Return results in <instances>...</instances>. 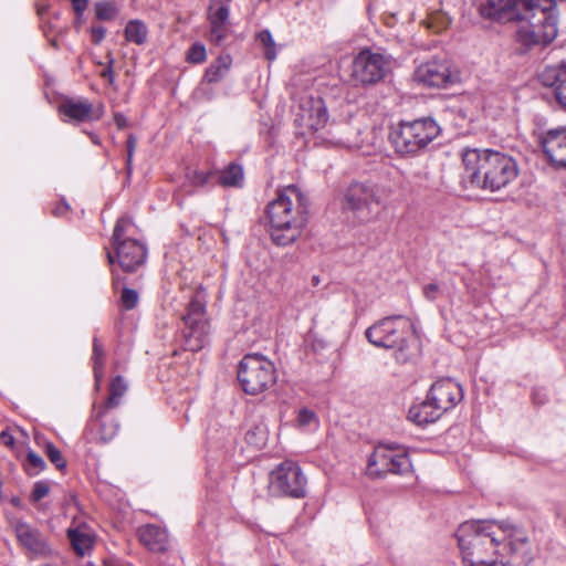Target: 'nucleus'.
I'll list each match as a JSON object with an SVG mask.
<instances>
[{
  "label": "nucleus",
  "mask_w": 566,
  "mask_h": 566,
  "mask_svg": "<svg viewBox=\"0 0 566 566\" xmlns=\"http://www.w3.org/2000/svg\"><path fill=\"white\" fill-rule=\"evenodd\" d=\"M555 0H486L479 12L482 18L496 21H526L530 42L548 44L558 33V13Z\"/></svg>",
  "instance_id": "nucleus-1"
},
{
  "label": "nucleus",
  "mask_w": 566,
  "mask_h": 566,
  "mask_svg": "<svg viewBox=\"0 0 566 566\" xmlns=\"http://www.w3.org/2000/svg\"><path fill=\"white\" fill-rule=\"evenodd\" d=\"M463 181L491 192L505 188L518 176L516 161L492 149H465L462 154Z\"/></svg>",
  "instance_id": "nucleus-2"
},
{
  "label": "nucleus",
  "mask_w": 566,
  "mask_h": 566,
  "mask_svg": "<svg viewBox=\"0 0 566 566\" xmlns=\"http://www.w3.org/2000/svg\"><path fill=\"white\" fill-rule=\"evenodd\" d=\"M505 523L495 520H472L463 522L457 538L463 562L469 566L497 565L500 547L506 548Z\"/></svg>",
  "instance_id": "nucleus-3"
},
{
  "label": "nucleus",
  "mask_w": 566,
  "mask_h": 566,
  "mask_svg": "<svg viewBox=\"0 0 566 566\" xmlns=\"http://www.w3.org/2000/svg\"><path fill=\"white\" fill-rule=\"evenodd\" d=\"M266 213L272 241L280 247L289 245L297 240L307 222L306 198L296 186H289L268 205Z\"/></svg>",
  "instance_id": "nucleus-4"
},
{
  "label": "nucleus",
  "mask_w": 566,
  "mask_h": 566,
  "mask_svg": "<svg viewBox=\"0 0 566 566\" xmlns=\"http://www.w3.org/2000/svg\"><path fill=\"white\" fill-rule=\"evenodd\" d=\"M370 344L385 349H394L398 363H407L419 355L420 348L413 335L412 325L402 315L381 318L365 331Z\"/></svg>",
  "instance_id": "nucleus-5"
},
{
  "label": "nucleus",
  "mask_w": 566,
  "mask_h": 566,
  "mask_svg": "<svg viewBox=\"0 0 566 566\" xmlns=\"http://www.w3.org/2000/svg\"><path fill=\"white\" fill-rule=\"evenodd\" d=\"M439 133L437 122L431 117H423L398 123L391 128L389 140L398 154L412 156L423 150Z\"/></svg>",
  "instance_id": "nucleus-6"
},
{
  "label": "nucleus",
  "mask_w": 566,
  "mask_h": 566,
  "mask_svg": "<svg viewBox=\"0 0 566 566\" xmlns=\"http://www.w3.org/2000/svg\"><path fill=\"white\" fill-rule=\"evenodd\" d=\"M238 380L248 395H259L276 382L273 363L260 354H248L239 364Z\"/></svg>",
  "instance_id": "nucleus-7"
},
{
  "label": "nucleus",
  "mask_w": 566,
  "mask_h": 566,
  "mask_svg": "<svg viewBox=\"0 0 566 566\" xmlns=\"http://www.w3.org/2000/svg\"><path fill=\"white\" fill-rule=\"evenodd\" d=\"M307 479L301 467L290 460L280 463L269 475V492L274 496L303 499Z\"/></svg>",
  "instance_id": "nucleus-8"
},
{
  "label": "nucleus",
  "mask_w": 566,
  "mask_h": 566,
  "mask_svg": "<svg viewBox=\"0 0 566 566\" xmlns=\"http://www.w3.org/2000/svg\"><path fill=\"white\" fill-rule=\"evenodd\" d=\"M411 461L402 450L378 444L368 459L367 473L381 478L388 473L403 475L411 471Z\"/></svg>",
  "instance_id": "nucleus-9"
},
{
  "label": "nucleus",
  "mask_w": 566,
  "mask_h": 566,
  "mask_svg": "<svg viewBox=\"0 0 566 566\" xmlns=\"http://www.w3.org/2000/svg\"><path fill=\"white\" fill-rule=\"evenodd\" d=\"M389 70V62L380 53L361 50L352 62L350 77L355 85H373L381 81Z\"/></svg>",
  "instance_id": "nucleus-10"
},
{
  "label": "nucleus",
  "mask_w": 566,
  "mask_h": 566,
  "mask_svg": "<svg viewBox=\"0 0 566 566\" xmlns=\"http://www.w3.org/2000/svg\"><path fill=\"white\" fill-rule=\"evenodd\" d=\"M185 323V348L191 352L202 349L208 340L209 323L206 318L205 304L197 297L191 298L186 313L182 315Z\"/></svg>",
  "instance_id": "nucleus-11"
},
{
  "label": "nucleus",
  "mask_w": 566,
  "mask_h": 566,
  "mask_svg": "<svg viewBox=\"0 0 566 566\" xmlns=\"http://www.w3.org/2000/svg\"><path fill=\"white\" fill-rule=\"evenodd\" d=\"M505 531L507 532L503 544L506 545V548L500 547L497 564L501 566H527L533 559L527 537L522 531L509 524H505Z\"/></svg>",
  "instance_id": "nucleus-12"
},
{
  "label": "nucleus",
  "mask_w": 566,
  "mask_h": 566,
  "mask_svg": "<svg viewBox=\"0 0 566 566\" xmlns=\"http://www.w3.org/2000/svg\"><path fill=\"white\" fill-rule=\"evenodd\" d=\"M379 205V189L373 185L353 182L344 195V208L354 212L361 221L368 220L371 216L373 207Z\"/></svg>",
  "instance_id": "nucleus-13"
},
{
  "label": "nucleus",
  "mask_w": 566,
  "mask_h": 566,
  "mask_svg": "<svg viewBox=\"0 0 566 566\" xmlns=\"http://www.w3.org/2000/svg\"><path fill=\"white\" fill-rule=\"evenodd\" d=\"M13 530L19 545L31 558L49 557L53 554L50 542L35 526L19 520L14 522Z\"/></svg>",
  "instance_id": "nucleus-14"
},
{
  "label": "nucleus",
  "mask_w": 566,
  "mask_h": 566,
  "mask_svg": "<svg viewBox=\"0 0 566 566\" xmlns=\"http://www.w3.org/2000/svg\"><path fill=\"white\" fill-rule=\"evenodd\" d=\"M112 245L115 254L112 251L106 253L109 264H114L116 260L124 272H134L144 264L147 251L139 241L124 240Z\"/></svg>",
  "instance_id": "nucleus-15"
},
{
  "label": "nucleus",
  "mask_w": 566,
  "mask_h": 566,
  "mask_svg": "<svg viewBox=\"0 0 566 566\" xmlns=\"http://www.w3.org/2000/svg\"><path fill=\"white\" fill-rule=\"evenodd\" d=\"M413 76L418 83L428 87H446L453 82L449 62L444 59H432L421 63Z\"/></svg>",
  "instance_id": "nucleus-16"
},
{
  "label": "nucleus",
  "mask_w": 566,
  "mask_h": 566,
  "mask_svg": "<svg viewBox=\"0 0 566 566\" xmlns=\"http://www.w3.org/2000/svg\"><path fill=\"white\" fill-rule=\"evenodd\" d=\"M230 0H210L207 19L210 28V41L221 45L230 32Z\"/></svg>",
  "instance_id": "nucleus-17"
},
{
  "label": "nucleus",
  "mask_w": 566,
  "mask_h": 566,
  "mask_svg": "<svg viewBox=\"0 0 566 566\" xmlns=\"http://www.w3.org/2000/svg\"><path fill=\"white\" fill-rule=\"evenodd\" d=\"M427 397L444 413L463 399V390L453 379L443 378L430 387Z\"/></svg>",
  "instance_id": "nucleus-18"
},
{
  "label": "nucleus",
  "mask_w": 566,
  "mask_h": 566,
  "mask_svg": "<svg viewBox=\"0 0 566 566\" xmlns=\"http://www.w3.org/2000/svg\"><path fill=\"white\" fill-rule=\"evenodd\" d=\"M543 151L557 168H566V126L547 130L541 137Z\"/></svg>",
  "instance_id": "nucleus-19"
},
{
  "label": "nucleus",
  "mask_w": 566,
  "mask_h": 566,
  "mask_svg": "<svg viewBox=\"0 0 566 566\" xmlns=\"http://www.w3.org/2000/svg\"><path fill=\"white\" fill-rule=\"evenodd\" d=\"M538 80L551 90L556 103L566 109V62L545 66Z\"/></svg>",
  "instance_id": "nucleus-20"
},
{
  "label": "nucleus",
  "mask_w": 566,
  "mask_h": 566,
  "mask_svg": "<svg viewBox=\"0 0 566 566\" xmlns=\"http://www.w3.org/2000/svg\"><path fill=\"white\" fill-rule=\"evenodd\" d=\"M295 120L313 133L324 128L328 120L327 108L324 101L319 97L307 101Z\"/></svg>",
  "instance_id": "nucleus-21"
},
{
  "label": "nucleus",
  "mask_w": 566,
  "mask_h": 566,
  "mask_svg": "<svg viewBox=\"0 0 566 566\" xmlns=\"http://www.w3.org/2000/svg\"><path fill=\"white\" fill-rule=\"evenodd\" d=\"M59 112L65 117L64 122L83 123L99 118V114H94L93 105L87 99L67 98L60 104Z\"/></svg>",
  "instance_id": "nucleus-22"
},
{
  "label": "nucleus",
  "mask_w": 566,
  "mask_h": 566,
  "mask_svg": "<svg viewBox=\"0 0 566 566\" xmlns=\"http://www.w3.org/2000/svg\"><path fill=\"white\" fill-rule=\"evenodd\" d=\"M102 411V407H95L93 411V417L90 422V430L93 434V439L98 442L106 443L111 441L118 432L119 424L108 417V411H105L99 415Z\"/></svg>",
  "instance_id": "nucleus-23"
},
{
  "label": "nucleus",
  "mask_w": 566,
  "mask_h": 566,
  "mask_svg": "<svg viewBox=\"0 0 566 566\" xmlns=\"http://www.w3.org/2000/svg\"><path fill=\"white\" fill-rule=\"evenodd\" d=\"M138 538L151 552L161 553L167 549L168 535L157 525L148 524L138 528Z\"/></svg>",
  "instance_id": "nucleus-24"
},
{
  "label": "nucleus",
  "mask_w": 566,
  "mask_h": 566,
  "mask_svg": "<svg viewBox=\"0 0 566 566\" xmlns=\"http://www.w3.org/2000/svg\"><path fill=\"white\" fill-rule=\"evenodd\" d=\"M442 415V411L438 410V407L432 405L430 399L427 397L420 403H416L410 407L408 418L418 426H423L434 422Z\"/></svg>",
  "instance_id": "nucleus-25"
},
{
  "label": "nucleus",
  "mask_w": 566,
  "mask_h": 566,
  "mask_svg": "<svg viewBox=\"0 0 566 566\" xmlns=\"http://www.w3.org/2000/svg\"><path fill=\"white\" fill-rule=\"evenodd\" d=\"M70 543L78 556H84L94 544V536L84 523L67 530Z\"/></svg>",
  "instance_id": "nucleus-26"
},
{
  "label": "nucleus",
  "mask_w": 566,
  "mask_h": 566,
  "mask_svg": "<svg viewBox=\"0 0 566 566\" xmlns=\"http://www.w3.org/2000/svg\"><path fill=\"white\" fill-rule=\"evenodd\" d=\"M127 384L122 376H116L109 385V395L107 399L101 403L102 411L99 415L103 416L105 411H109L120 405L122 398L127 391Z\"/></svg>",
  "instance_id": "nucleus-27"
},
{
  "label": "nucleus",
  "mask_w": 566,
  "mask_h": 566,
  "mask_svg": "<svg viewBox=\"0 0 566 566\" xmlns=\"http://www.w3.org/2000/svg\"><path fill=\"white\" fill-rule=\"evenodd\" d=\"M232 59L229 54L218 56V59L206 70L205 81L217 83L221 81L231 67Z\"/></svg>",
  "instance_id": "nucleus-28"
},
{
  "label": "nucleus",
  "mask_w": 566,
  "mask_h": 566,
  "mask_svg": "<svg viewBox=\"0 0 566 566\" xmlns=\"http://www.w3.org/2000/svg\"><path fill=\"white\" fill-rule=\"evenodd\" d=\"M218 182L224 187H239L243 182V168L238 164H230L217 172Z\"/></svg>",
  "instance_id": "nucleus-29"
},
{
  "label": "nucleus",
  "mask_w": 566,
  "mask_h": 566,
  "mask_svg": "<svg viewBox=\"0 0 566 566\" xmlns=\"http://www.w3.org/2000/svg\"><path fill=\"white\" fill-rule=\"evenodd\" d=\"M92 360H93V370H94V377L97 387L101 384L102 377H103V369L105 364V350L104 346L101 343V340L97 337L93 338V353H92Z\"/></svg>",
  "instance_id": "nucleus-30"
},
{
  "label": "nucleus",
  "mask_w": 566,
  "mask_h": 566,
  "mask_svg": "<svg viewBox=\"0 0 566 566\" xmlns=\"http://www.w3.org/2000/svg\"><path fill=\"white\" fill-rule=\"evenodd\" d=\"M125 38L129 42L142 45L147 39V27L139 20H132L125 28Z\"/></svg>",
  "instance_id": "nucleus-31"
},
{
  "label": "nucleus",
  "mask_w": 566,
  "mask_h": 566,
  "mask_svg": "<svg viewBox=\"0 0 566 566\" xmlns=\"http://www.w3.org/2000/svg\"><path fill=\"white\" fill-rule=\"evenodd\" d=\"M23 468L27 474L34 476L46 468L45 461L33 450H28Z\"/></svg>",
  "instance_id": "nucleus-32"
},
{
  "label": "nucleus",
  "mask_w": 566,
  "mask_h": 566,
  "mask_svg": "<svg viewBox=\"0 0 566 566\" xmlns=\"http://www.w3.org/2000/svg\"><path fill=\"white\" fill-rule=\"evenodd\" d=\"M259 42L264 46V56L269 61H273L276 57L275 43L272 38V34L268 31H261L258 34Z\"/></svg>",
  "instance_id": "nucleus-33"
},
{
  "label": "nucleus",
  "mask_w": 566,
  "mask_h": 566,
  "mask_svg": "<svg viewBox=\"0 0 566 566\" xmlns=\"http://www.w3.org/2000/svg\"><path fill=\"white\" fill-rule=\"evenodd\" d=\"M132 226V220L128 217H122L116 221L112 235V244L129 240L125 238L128 228Z\"/></svg>",
  "instance_id": "nucleus-34"
},
{
  "label": "nucleus",
  "mask_w": 566,
  "mask_h": 566,
  "mask_svg": "<svg viewBox=\"0 0 566 566\" xmlns=\"http://www.w3.org/2000/svg\"><path fill=\"white\" fill-rule=\"evenodd\" d=\"M44 451L49 460L56 467L57 470H63L66 467L64 457L52 442H48L45 444Z\"/></svg>",
  "instance_id": "nucleus-35"
},
{
  "label": "nucleus",
  "mask_w": 566,
  "mask_h": 566,
  "mask_svg": "<svg viewBox=\"0 0 566 566\" xmlns=\"http://www.w3.org/2000/svg\"><path fill=\"white\" fill-rule=\"evenodd\" d=\"M139 301V295L137 291L129 289V287H123L122 294H120V303L125 311L134 310Z\"/></svg>",
  "instance_id": "nucleus-36"
},
{
  "label": "nucleus",
  "mask_w": 566,
  "mask_h": 566,
  "mask_svg": "<svg viewBox=\"0 0 566 566\" xmlns=\"http://www.w3.org/2000/svg\"><path fill=\"white\" fill-rule=\"evenodd\" d=\"M317 418L316 415L304 408L298 411L297 423L301 428H316L317 427Z\"/></svg>",
  "instance_id": "nucleus-37"
},
{
  "label": "nucleus",
  "mask_w": 566,
  "mask_h": 566,
  "mask_svg": "<svg viewBox=\"0 0 566 566\" xmlns=\"http://www.w3.org/2000/svg\"><path fill=\"white\" fill-rule=\"evenodd\" d=\"M207 57L206 48L203 44L195 43L187 52V60L190 63H202Z\"/></svg>",
  "instance_id": "nucleus-38"
},
{
  "label": "nucleus",
  "mask_w": 566,
  "mask_h": 566,
  "mask_svg": "<svg viewBox=\"0 0 566 566\" xmlns=\"http://www.w3.org/2000/svg\"><path fill=\"white\" fill-rule=\"evenodd\" d=\"M96 17L99 20H112L115 17L116 8L109 2H98L95 6Z\"/></svg>",
  "instance_id": "nucleus-39"
},
{
  "label": "nucleus",
  "mask_w": 566,
  "mask_h": 566,
  "mask_svg": "<svg viewBox=\"0 0 566 566\" xmlns=\"http://www.w3.org/2000/svg\"><path fill=\"white\" fill-rule=\"evenodd\" d=\"M49 492H50L49 483L45 481H38V482H35V484L33 486L31 499L34 502H39L40 500L45 497L49 494Z\"/></svg>",
  "instance_id": "nucleus-40"
},
{
  "label": "nucleus",
  "mask_w": 566,
  "mask_h": 566,
  "mask_svg": "<svg viewBox=\"0 0 566 566\" xmlns=\"http://www.w3.org/2000/svg\"><path fill=\"white\" fill-rule=\"evenodd\" d=\"M217 176L213 171H195L192 176V184L196 186H205Z\"/></svg>",
  "instance_id": "nucleus-41"
},
{
  "label": "nucleus",
  "mask_w": 566,
  "mask_h": 566,
  "mask_svg": "<svg viewBox=\"0 0 566 566\" xmlns=\"http://www.w3.org/2000/svg\"><path fill=\"white\" fill-rule=\"evenodd\" d=\"M441 293L440 285L437 283H429L422 287V294L426 300L434 301Z\"/></svg>",
  "instance_id": "nucleus-42"
},
{
  "label": "nucleus",
  "mask_w": 566,
  "mask_h": 566,
  "mask_svg": "<svg viewBox=\"0 0 566 566\" xmlns=\"http://www.w3.org/2000/svg\"><path fill=\"white\" fill-rule=\"evenodd\" d=\"M114 59L111 53L107 55V67L101 73V76L108 81L109 84H114L115 77L113 72Z\"/></svg>",
  "instance_id": "nucleus-43"
},
{
  "label": "nucleus",
  "mask_w": 566,
  "mask_h": 566,
  "mask_svg": "<svg viewBox=\"0 0 566 566\" xmlns=\"http://www.w3.org/2000/svg\"><path fill=\"white\" fill-rule=\"evenodd\" d=\"M91 34H92V41L95 44H99L103 41V39L105 38L106 30L102 25H94V27H92Z\"/></svg>",
  "instance_id": "nucleus-44"
},
{
  "label": "nucleus",
  "mask_w": 566,
  "mask_h": 566,
  "mask_svg": "<svg viewBox=\"0 0 566 566\" xmlns=\"http://www.w3.org/2000/svg\"><path fill=\"white\" fill-rule=\"evenodd\" d=\"M127 161H133V156L137 146V138L134 135H129L127 138Z\"/></svg>",
  "instance_id": "nucleus-45"
},
{
  "label": "nucleus",
  "mask_w": 566,
  "mask_h": 566,
  "mask_svg": "<svg viewBox=\"0 0 566 566\" xmlns=\"http://www.w3.org/2000/svg\"><path fill=\"white\" fill-rule=\"evenodd\" d=\"M0 441L3 446H6L10 449H12L15 443L14 437L8 430H3L0 433Z\"/></svg>",
  "instance_id": "nucleus-46"
},
{
  "label": "nucleus",
  "mask_w": 566,
  "mask_h": 566,
  "mask_svg": "<svg viewBox=\"0 0 566 566\" xmlns=\"http://www.w3.org/2000/svg\"><path fill=\"white\" fill-rule=\"evenodd\" d=\"M74 12L82 15L87 8L88 0H71Z\"/></svg>",
  "instance_id": "nucleus-47"
},
{
  "label": "nucleus",
  "mask_w": 566,
  "mask_h": 566,
  "mask_svg": "<svg viewBox=\"0 0 566 566\" xmlns=\"http://www.w3.org/2000/svg\"><path fill=\"white\" fill-rule=\"evenodd\" d=\"M114 122L119 129H124L125 127L128 126V120H127L126 116L123 115L122 113H115Z\"/></svg>",
  "instance_id": "nucleus-48"
},
{
  "label": "nucleus",
  "mask_w": 566,
  "mask_h": 566,
  "mask_svg": "<svg viewBox=\"0 0 566 566\" xmlns=\"http://www.w3.org/2000/svg\"><path fill=\"white\" fill-rule=\"evenodd\" d=\"M67 210H69V205L66 202H59L53 208L52 213L55 217H62V216H64L66 213Z\"/></svg>",
  "instance_id": "nucleus-49"
},
{
  "label": "nucleus",
  "mask_w": 566,
  "mask_h": 566,
  "mask_svg": "<svg viewBox=\"0 0 566 566\" xmlns=\"http://www.w3.org/2000/svg\"><path fill=\"white\" fill-rule=\"evenodd\" d=\"M532 398L535 403L543 405L546 401V394L535 389L532 394Z\"/></svg>",
  "instance_id": "nucleus-50"
},
{
  "label": "nucleus",
  "mask_w": 566,
  "mask_h": 566,
  "mask_svg": "<svg viewBox=\"0 0 566 566\" xmlns=\"http://www.w3.org/2000/svg\"><path fill=\"white\" fill-rule=\"evenodd\" d=\"M48 9H49V6H48V4L39 6V8H38V13H39L40 15H43V14L48 11Z\"/></svg>",
  "instance_id": "nucleus-51"
},
{
  "label": "nucleus",
  "mask_w": 566,
  "mask_h": 566,
  "mask_svg": "<svg viewBox=\"0 0 566 566\" xmlns=\"http://www.w3.org/2000/svg\"><path fill=\"white\" fill-rule=\"evenodd\" d=\"M120 281V277L119 275H117L114 271H113V283L114 285H117Z\"/></svg>",
  "instance_id": "nucleus-52"
},
{
  "label": "nucleus",
  "mask_w": 566,
  "mask_h": 566,
  "mask_svg": "<svg viewBox=\"0 0 566 566\" xmlns=\"http://www.w3.org/2000/svg\"><path fill=\"white\" fill-rule=\"evenodd\" d=\"M132 164H133V161L129 163V161L126 160V172H127V176H130V174H132Z\"/></svg>",
  "instance_id": "nucleus-53"
},
{
  "label": "nucleus",
  "mask_w": 566,
  "mask_h": 566,
  "mask_svg": "<svg viewBox=\"0 0 566 566\" xmlns=\"http://www.w3.org/2000/svg\"><path fill=\"white\" fill-rule=\"evenodd\" d=\"M312 281H313V284H314V285H317V284L319 283V279H318V276H316V275H314V276L312 277Z\"/></svg>",
  "instance_id": "nucleus-54"
},
{
  "label": "nucleus",
  "mask_w": 566,
  "mask_h": 566,
  "mask_svg": "<svg viewBox=\"0 0 566 566\" xmlns=\"http://www.w3.org/2000/svg\"><path fill=\"white\" fill-rule=\"evenodd\" d=\"M50 42L52 46L59 48L57 41L55 39H52Z\"/></svg>",
  "instance_id": "nucleus-55"
}]
</instances>
